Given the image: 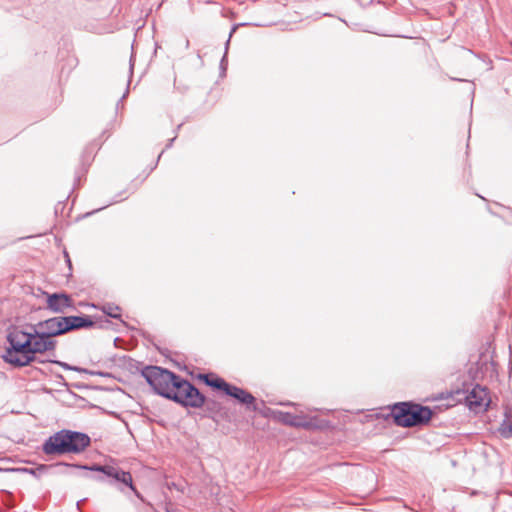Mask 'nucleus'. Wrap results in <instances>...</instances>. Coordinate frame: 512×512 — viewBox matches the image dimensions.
Instances as JSON below:
<instances>
[{
    "label": "nucleus",
    "mask_w": 512,
    "mask_h": 512,
    "mask_svg": "<svg viewBox=\"0 0 512 512\" xmlns=\"http://www.w3.org/2000/svg\"><path fill=\"white\" fill-rule=\"evenodd\" d=\"M169 400L183 407L201 408L205 404V396L190 381L180 376Z\"/></svg>",
    "instance_id": "nucleus-5"
},
{
    "label": "nucleus",
    "mask_w": 512,
    "mask_h": 512,
    "mask_svg": "<svg viewBox=\"0 0 512 512\" xmlns=\"http://www.w3.org/2000/svg\"><path fill=\"white\" fill-rule=\"evenodd\" d=\"M200 379H202L206 385L222 390L225 394L231 385L222 378L210 379L208 375H200Z\"/></svg>",
    "instance_id": "nucleus-15"
},
{
    "label": "nucleus",
    "mask_w": 512,
    "mask_h": 512,
    "mask_svg": "<svg viewBox=\"0 0 512 512\" xmlns=\"http://www.w3.org/2000/svg\"><path fill=\"white\" fill-rule=\"evenodd\" d=\"M204 406L206 407V410L209 412H217L220 409V404L217 401L207 399L206 397Z\"/></svg>",
    "instance_id": "nucleus-20"
},
{
    "label": "nucleus",
    "mask_w": 512,
    "mask_h": 512,
    "mask_svg": "<svg viewBox=\"0 0 512 512\" xmlns=\"http://www.w3.org/2000/svg\"><path fill=\"white\" fill-rule=\"evenodd\" d=\"M282 405H287V406H290V405H295L294 403H291V402H287V403H281Z\"/></svg>",
    "instance_id": "nucleus-26"
},
{
    "label": "nucleus",
    "mask_w": 512,
    "mask_h": 512,
    "mask_svg": "<svg viewBox=\"0 0 512 512\" xmlns=\"http://www.w3.org/2000/svg\"><path fill=\"white\" fill-rule=\"evenodd\" d=\"M56 344L57 342L55 340L50 339L48 336L44 335V333L39 328H36L35 325L32 326L30 351L33 362L37 359L36 354L54 351Z\"/></svg>",
    "instance_id": "nucleus-8"
},
{
    "label": "nucleus",
    "mask_w": 512,
    "mask_h": 512,
    "mask_svg": "<svg viewBox=\"0 0 512 512\" xmlns=\"http://www.w3.org/2000/svg\"><path fill=\"white\" fill-rule=\"evenodd\" d=\"M498 431L503 438L512 437V421L504 419L500 424Z\"/></svg>",
    "instance_id": "nucleus-18"
},
{
    "label": "nucleus",
    "mask_w": 512,
    "mask_h": 512,
    "mask_svg": "<svg viewBox=\"0 0 512 512\" xmlns=\"http://www.w3.org/2000/svg\"><path fill=\"white\" fill-rule=\"evenodd\" d=\"M231 35H232V32L230 33L229 38H231ZM229 43H230V39H228L225 44V53H224V56L222 57L221 63H220V66L222 69H225V65L227 63V51H228Z\"/></svg>",
    "instance_id": "nucleus-21"
},
{
    "label": "nucleus",
    "mask_w": 512,
    "mask_h": 512,
    "mask_svg": "<svg viewBox=\"0 0 512 512\" xmlns=\"http://www.w3.org/2000/svg\"><path fill=\"white\" fill-rule=\"evenodd\" d=\"M154 392L166 399L172 395L180 376L159 366H146L141 372Z\"/></svg>",
    "instance_id": "nucleus-4"
},
{
    "label": "nucleus",
    "mask_w": 512,
    "mask_h": 512,
    "mask_svg": "<svg viewBox=\"0 0 512 512\" xmlns=\"http://www.w3.org/2000/svg\"><path fill=\"white\" fill-rule=\"evenodd\" d=\"M65 256L67 257V263L69 264V266H71V261H70V259H69V257H68V254H67V253H65Z\"/></svg>",
    "instance_id": "nucleus-25"
},
{
    "label": "nucleus",
    "mask_w": 512,
    "mask_h": 512,
    "mask_svg": "<svg viewBox=\"0 0 512 512\" xmlns=\"http://www.w3.org/2000/svg\"><path fill=\"white\" fill-rule=\"evenodd\" d=\"M94 325V322L89 316H65V328L66 332L78 330L82 328H90Z\"/></svg>",
    "instance_id": "nucleus-13"
},
{
    "label": "nucleus",
    "mask_w": 512,
    "mask_h": 512,
    "mask_svg": "<svg viewBox=\"0 0 512 512\" xmlns=\"http://www.w3.org/2000/svg\"><path fill=\"white\" fill-rule=\"evenodd\" d=\"M36 328H39L44 335L48 336L50 339L53 337L63 335L66 332L65 328V316H56L44 321H40L35 324Z\"/></svg>",
    "instance_id": "nucleus-10"
},
{
    "label": "nucleus",
    "mask_w": 512,
    "mask_h": 512,
    "mask_svg": "<svg viewBox=\"0 0 512 512\" xmlns=\"http://www.w3.org/2000/svg\"><path fill=\"white\" fill-rule=\"evenodd\" d=\"M91 443L90 437L82 432L63 429L45 440L42 451L46 455L79 454Z\"/></svg>",
    "instance_id": "nucleus-1"
},
{
    "label": "nucleus",
    "mask_w": 512,
    "mask_h": 512,
    "mask_svg": "<svg viewBox=\"0 0 512 512\" xmlns=\"http://www.w3.org/2000/svg\"><path fill=\"white\" fill-rule=\"evenodd\" d=\"M274 418L283 424L291 427L303 428L307 430L323 429L327 427L328 422L318 417H307L305 415H295L290 412L272 411Z\"/></svg>",
    "instance_id": "nucleus-6"
},
{
    "label": "nucleus",
    "mask_w": 512,
    "mask_h": 512,
    "mask_svg": "<svg viewBox=\"0 0 512 512\" xmlns=\"http://www.w3.org/2000/svg\"><path fill=\"white\" fill-rule=\"evenodd\" d=\"M3 359L5 362L15 367H24L29 365L33 362L30 351V341L7 347L3 355Z\"/></svg>",
    "instance_id": "nucleus-7"
},
{
    "label": "nucleus",
    "mask_w": 512,
    "mask_h": 512,
    "mask_svg": "<svg viewBox=\"0 0 512 512\" xmlns=\"http://www.w3.org/2000/svg\"><path fill=\"white\" fill-rule=\"evenodd\" d=\"M391 415L396 425L414 427L428 424L433 412L428 406L413 402H399L392 406Z\"/></svg>",
    "instance_id": "nucleus-3"
},
{
    "label": "nucleus",
    "mask_w": 512,
    "mask_h": 512,
    "mask_svg": "<svg viewBox=\"0 0 512 512\" xmlns=\"http://www.w3.org/2000/svg\"><path fill=\"white\" fill-rule=\"evenodd\" d=\"M72 306V298L65 293H53L47 297V308L54 313H64Z\"/></svg>",
    "instance_id": "nucleus-12"
},
{
    "label": "nucleus",
    "mask_w": 512,
    "mask_h": 512,
    "mask_svg": "<svg viewBox=\"0 0 512 512\" xmlns=\"http://www.w3.org/2000/svg\"><path fill=\"white\" fill-rule=\"evenodd\" d=\"M95 480H97L99 482H103L104 478L102 476H97V477H95Z\"/></svg>",
    "instance_id": "nucleus-23"
},
{
    "label": "nucleus",
    "mask_w": 512,
    "mask_h": 512,
    "mask_svg": "<svg viewBox=\"0 0 512 512\" xmlns=\"http://www.w3.org/2000/svg\"><path fill=\"white\" fill-rule=\"evenodd\" d=\"M133 70V63H132V57L130 58V72L132 73Z\"/></svg>",
    "instance_id": "nucleus-24"
},
{
    "label": "nucleus",
    "mask_w": 512,
    "mask_h": 512,
    "mask_svg": "<svg viewBox=\"0 0 512 512\" xmlns=\"http://www.w3.org/2000/svg\"><path fill=\"white\" fill-rule=\"evenodd\" d=\"M101 309H102L103 313L110 316L111 318H115V319L120 318V314L118 313V311L120 310V307L117 305H114L112 303H106L102 306Z\"/></svg>",
    "instance_id": "nucleus-17"
},
{
    "label": "nucleus",
    "mask_w": 512,
    "mask_h": 512,
    "mask_svg": "<svg viewBox=\"0 0 512 512\" xmlns=\"http://www.w3.org/2000/svg\"><path fill=\"white\" fill-rule=\"evenodd\" d=\"M40 362L41 363L51 362V363L59 365L60 367H62L65 370H72V371H78V372L85 371L84 369H81V368L76 367V366H72V365H70V364H68L66 362H62V361H58V360H42Z\"/></svg>",
    "instance_id": "nucleus-19"
},
{
    "label": "nucleus",
    "mask_w": 512,
    "mask_h": 512,
    "mask_svg": "<svg viewBox=\"0 0 512 512\" xmlns=\"http://www.w3.org/2000/svg\"><path fill=\"white\" fill-rule=\"evenodd\" d=\"M31 339V332H25L22 330L15 329L7 335V341L9 346H13L19 343H26Z\"/></svg>",
    "instance_id": "nucleus-14"
},
{
    "label": "nucleus",
    "mask_w": 512,
    "mask_h": 512,
    "mask_svg": "<svg viewBox=\"0 0 512 512\" xmlns=\"http://www.w3.org/2000/svg\"><path fill=\"white\" fill-rule=\"evenodd\" d=\"M489 401L487 390L480 385H475L466 396L467 405L475 412L486 410Z\"/></svg>",
    "instance_id": "nucleus-11"
},
{
    "label": "nucleus",
    "mask_w": 512,
    "mask_h": 512,
    "mask_svg": "<svg viewBox=\"0 0 512 512\" xmlns=\"http://www.w3.org/2000/svg\"><path fill=\"white\" fill-rule=\"evenodd\" d=\"M127 93H128V90H126L125 94H123V98L126 97Z\"/></svg>",
    "instance_id": "nucleus-27"
},
{
    "label": "nucleus",
    "mask_w": 512,
    "mask_h": 512,
    "mask_svg": "<svg viewBox=\"0 0 512 512\" xmlns=\"http://www.w3.org/2000/svg\"><path fill=\"white\" fill-rule=\"evenodd\" d=\"M53 465L41 464L35 468H18L17 471L30 474L36 478H40L46 471L52 468Z\"/></svg>",
    "instance_id": "nucleus-16"
},
{
    "label": "nucleus",
    "mask_w": 512,
    "mask_h": 512,
    "mask_svg": "<svg viewBox=\"0 0 512 512\" xmlns=\"http://www.w3.org/2000/svg\"><path fill=\"white\" fill-rule=\"evenodd\" d=\"M163 154V151L158 155V160L161 158V155Z\"/></svg>",
    "instance_id": "nucleus-28"
},
{
    "label": "nucleus",
    "mask_w": 512,
    "mask_h": 512,
    "mask_svg": "<svg viewBox=\"0 0 512 512\" xmlns=\"http://www.w3.org/2000/svg\"><path fill=\"white\" fill-rule=\"evenodd\" d=\"M226 395L233 397L241 404L245 405L248 410L259 412L264 416H267L268 413L271 412L269 408H265L264 410H262L256 403V398L243 388L230 385L229 389L226 392Z\"/></svg>",
    "instance_id": "nucleus-9"
},
{
    "label": "nucleus",
    "mask_w": 512,
    "mask_h": 512,
    "mask_svg": "<svg viewBox=\"0 0 512 512\" xmlns=\"http://www.w3.org/2000/svg\"><path fill=\"white\" fill-rule=\"evenodd\" d=\"M55 467H69V468H75V469H81L85 471H96L101 472L103 475H105L110 480L108 483L110 485H116L118 491L125 494V488H129L134 495L140 499L141 501H144L143 495L138 491L136 486L133 482V477L130 472L125 471L117 466L113 465H98L94 464L92 466L88 465H82V464H76V463H66V462H59L54 465Z\"/></svg>",
    "instance_id": "nucleus-2"
},
{
    "label": "nucleus",
    "mask_w": 512,
    "mask_h": 512,
    "mask_svg": "<svg viewBox=\"0 0 512 512\" xmlns=\"http://www.w3.org/2000/svg\"><path fill=\"white\" fill-rule=\"evenodd\" d=\"M174 140H175V137H174V138H172V139H170V141L168 142V144H167V146H166V147H167V148H170V147L172 146V143H173V141H174Z\"/></svg>",
    "instance_id": "nucleus-22"
}]
</instances>
